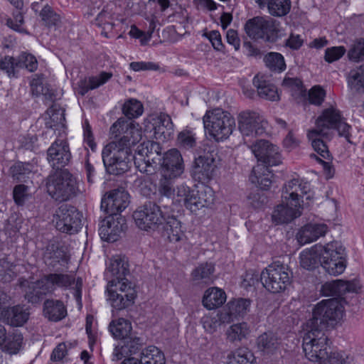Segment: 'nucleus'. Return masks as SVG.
Returning <instances> with one entry per match:
<instances>
[{"label": "nucleus", "mask_w": 364, "mask_h": 364, "mask_svg": "<svg viewBox=\"0 0 364 364\" xmlns=\"http://www.w3.org/2000/svg\"><path fill=\"white\" fill-rule=\"evenodd\" d=\"M219 320L216 315H205L201 318V323L206 332L213 333L220 326Z\"/></svg>", "instance_id": "680f3d73"}, {"label": "nucleus", "mask_w": 364, "mask_h": 364, "mask_svg": "<svg viewBox=\"0 0 364 364\" xmlns=\"http://www.w3.org/2000/svg\"><path fill=\"white\" fill-rule=\"evenodd\" d=\"M321 293L324 296H338L340 300L342 294L341 280L326 282L321 287Z\"/></svg>", "instance_id": "6e6d98bb"}, {"label": "nucleus", "mask_w": 364, "mask_h": 364, "mask_svg": "<svg viewBox=\"0 0 364 364\" xmlns=\"http://www.w3.org/2000/svg\"><path fill=\"white\" fill-rule=\"evenodd\" d=\"M151 126L154 135L156 139H167L173 132V124L171 119L166 114H160L151 118Z\"/></svg>", "instance_id": "cd10ccee"}, {"label": "nucleus", "mask_w": 364, "mask_h": 364, "mask_svg": "<svg viewBox=\"0 0 364 364\" xmlns=\"http://www.w3.org/2000/svg\"><path fill=\"white\" fill-rule=\"evenodd\" d=\"M292 273L287 265L275 262L261 273L260 279L269 291L277 294L285 291L291 284Z\"/></svg>", "instance_id": "6e6552de"}, {"label": "nucleus", "mask_w": 364, "mask_h": 364, "mask_svg": "<svg viewBox=\"0 0 364 364\" xmlns=\"http://www.w3.org/2000/svg\"><path fill=\"white\" fill-rule=\"evenodd\" d=\"M202 207H208L213 203L214 196L213 190L209 187H203L196 191Z\"/></svg>", "instance_id": "e2e57ef3"}, {"label": "nucleus", "mask_w": 364, "mask_h": 364, "mask_svg": "<svg viewBox=\"0 0 364 364\" xmlns=\"http://www.w3.org/2000/svg\"><path fill=\"white\" fill-rule=\"evenodd\" d=\"M64 109H57L55 105H53L48 109V112L50 114V121L46 122V127L53 128L54 127H63L65 121Z\"/></svg>", "instance_id": "864d4df0"}, {"label": "nucleus", "mask_w": 364, "mask_h": 364, "mask_svg": "<svg viewBox=\"0 0 364 364\" xmlns=\"http://www.w3.org/2000/svg\"><path fill=\"white\" fill-rule=\"evenodd\" d=\"M255 356L247 348H239L228 364H254Z\"/></svg>", "instance_id": "5fc2aeb1"}, {"label": "nucleus", "mask_w": 364, "mask_h": 364, "mask_svg": "<svg viewBox=\"0 0 364 364\" xmlns=\"http://www.w3.org/2000/svg\"><path fill=\"white\" fill-rule=\"evenodd\" d=\"M47 191L54 200L62 202L77 195L78 187L75 178L68 171H55L48 177Z\"/></svg>", "instance_id": "39448f33"}, {"label": "nucleus", "mask_w": 364, "mask_h": 364, "mask_svg": "<svg viewBox=\"0 0 364 364\" xmlns=\"http://www.w3.org/2000/svg\"><path fill=\"white\" fill-rule=\"evenodd\" d=\"M48 161L55 171L64 170L71 159L68 144L63 139L55 140L47 151Z\"/></svg>", "instance_id": "f3484780"}, {"label": "nucleus", "mask_w": 364, "mask_h": 364, "mask_svg": "<svg viewBox=\"0 0 364 364\" xmlns=\"http://www.w3.org/2000/svg\"><path fill=\"white\" fill-rule=\"evenodd\" d=\"M28 187L23 184H18L13 189V198L18 206H23L29 199Z\"/></svg>", "instance_id": "4d7b16f0"}, {"label": "nucleus", "mask_w": 364, "mask_h": 364, "mask_svg": "<svg viewBox=\"0 0 364 364\" xmlns=\"http://www.w3.org/2000/svg\"><path fill=\"white\" fill-rule=\"evenodd\" d=\"M321 267L330 275L342 274L346 268V254L345 248L337 241L324 245Z\"/></svg>", "instance_id": "9b49d317"}, {"label": "nucleus", "mask_w": 364, "mask_h": 364, "mask_svg": "<svg viewBox=\"0 0 364 364\" xmlns=\"http://www.w3.org/2000/svg\"><path fill=\"white\" fill-rule=\"evenodd\" d=\"M29 313L21 306H15L3 309L0 313V318L4 322L13 326H21L28 319Z\"/></svg>", "instance_id": "c85d7f7f"}, {"label": "nucleus", "mask_w": 364, "mask_h": 364, "mask_svg": "<svg viewBox=\"0 0 364 364\" xmlns=\"http://www.w3.org/2000/svg\"><path fill=\"white\" fill-rule=\"evenodd\" d=\"M112 137L119 147L129 149L142 139V132L138 124L119 119L110 127Z\"/></svg>", "instance_id": "f8f14e48"}, {"label": "nucleus", "mask_w": 364, "mask_h": 364, "mask_svg": "<svg viewBox=\"0 0 364 364\" xmlns=\"http://www.w3.org/2000/svg\"><path fill=\"white\" fill-rule=\"evenodd\" d=\"M129 202V194L127 192L114 190L102 198L101 209L109 214V215L120 217L119 213L127 207Z\"/></svg>", "instance_id": "6ab92c4d"}, {"label": "nucleus", "mask_w": 364, "mask_h": 364, "mask_svg": "<svg viewBox=\"0 0 364 364\" xmlns=\"http://www.w3.org/2000/svg\"><path fill=\"white\" fill-rule=\"evenodd\" d=\"M350 126L343 121L341 112L331 107L323 110L322 114L316 119V127L308 132V138L311 141L314 151L323 159L331 160V156L325 140H331V129H336L340 136L349 141Z\"/></svg>", "instance_id": "f03ea898"}, {"label": "nucleus", "mask_w": 364, "mask_h": 364, "mask_svg": "<svg viewBox=\"0 0 364 364\" xmlns=\"http://www.w3.org/2000/svg\"><path fill=\"white\" fill-rule=\"evenodd\" d=\"M178 141L181 147L189 149L196 146V139L190 131H183L178 136Z\"/></svg>", "instance_id": "338daca9"}, {"label": "nucleus", "mask_w": 364, "mask_h": 364, "mask_svg": "<svg viewBox=\"0 0 364 364\" xmlns=\"http://www.w3.org/2000/svg\"><path fill=\"white\" fill-rule=\"evenodd\" d=\"M282 85L288 89L294 97H299L306 95V89L304 87L303 82L298 77L286 76L283 80Z\"/></svg>", "instance_id": "de8ad7c7"}, {"label": "nucleus", "mask_w": 364, "mask_h": 364, "mask_svg": "<svg viewBox=\"0 0 364 364\" xmlns=\"http://www.w3.org/2000/svg\"><path fill=\"white\" fill-rule=\"evenodd\" d=\"M328 231L326 224H307L302 227L296 235L298 242L301 245H305L316 240L320 237L324 236Z\"/></svg>", "instance_id": "bb28decb"}, {"label": "nucleus", "mask_w": 364, "mask_h": 364, "mask_svg": "<svg viewBox=\"0 0 364 364\" xmlns=\"http://www.w3.org/2000/svg\"><path fill=\"white\" fill-rule=\"evenodd\" d=\"M257 346L264 353H272L279 346L278 338L272 332H264L257 338Z\"/></svg>", "instance_id": "a19ab883"}, {"label": "nucleus", "mask_w": 364, "mask_h": 364, "mask_svg": "<svg viewBox=\"0 0 364 364\" xmlns=\"http://www.w3.org/2000/svg\"><path fill=\"white\" fill-rule=\"evenodd\" d=\"M326 96L325 90L320 86L313 87L309 92V100L311 104L321 105Z\"/></svg>", "instance_id": "69168bd1"}, {"label": "nucleus", "mask_w": 364, "mask_h": 364, "mask_svg": "<svg viewBox=\"0 0 364 364\" xmlns=\"http://www.w3.org/2000/svg\"><path fill=\"white\" fill-rule=\"evenodd\" d=\"M173 178L164 177L160 179L159 184V194L161 198L159 199V203H161L163 198H166L169 202H171V198L174 193L173 185L172 179Z\"/></svg>", "instance_id": "8fccbe9b"}, {"label": "nucleus", "mask_w": 364, "mask_h": 364, "mask_svg": "<svg viewBox=\"0 0 364 364\" xmlns=\"http://www.w3.org/2000/svg\"><path fill=\"white\" fill-rule=\"evenodd\" d=\"M105 274L107 279H110L107 291L112 308L121 311L132 306L136 291L132 283L127 279L129 274L127 258L122 255L112 257Z\"/></svg>", "instance_id": "f257e3e1"}, {"label": "nucleus", "mask_w": 364, "mask_h": 364, "mask_svg": "<svg viewBox=\"0 0 364 364\" xmlns=\"http://www.w3.org/2000/svg\"><path fill=\"white\" fill-rule=\"evenodd\" d=\"M34 166L30 163L18 161L11 168V175L16 182H26L33 174Z\"/></svg>", "instance_id": "79ce46f5"}, {"label": "nucleus", "mask_w": 364, "mask_h": 364, "mask_svg": "<svg viewBox=\"0 0 364 364\" xmlns=\"http://www.w3.org/2000/svg\"><path fill=\"white\" fill-rule=\"evenodd\" d=\"M302 348L306 359L318 364H350V358L343 353L331 352L328 337L320 331L306 329Z\"/></svg>", "instance_id": "7ed1b4c3"}, {"label": "nucleus", "mask_w": 364, "mask_h": 364, "mask_svg": "<svg viewBox=\"0 0 364 364\" xmlns=\"http://www.w3.org/2000/svg\"><path fill=\"white\" fill-rule=\"evenodd\" d=\"M250 333L249 325L242 322L230 326L226 331L227 340L232 343L246 339Z\"/></svg>", "instance_id": "ea45409f"}, {"label": "nucleus", "mask_w": 364, "mask_h": 364, "mask_svg": "<svg viewBox=\"0 0 364 364\" xmlns=\"http://www.w3.org/2000/svg\"><path fill=\"white\" fill-rule=\"evenodd\" d=\"M238 128L243 136L245 144L250 142L248 138L262 134L265 131L267 122L259 113L255 111L245 110L237 117Z\"/></svg>", "instance_id": "ddd939ff"}, {"label": "nucleus", "mask_w": 364, "mask_h": 364, "mask_svg": "<svg viewBox=\"0 0 364 364\" xmlns=\"http://www.w3.org/2000/svg\"><path fill=\"white\" fill-rule=\"evenodd\" d=\"M324 246L316 245L310 249L303 250L300 253V265L305 269L314 270L321 266Z\"/></svg>", "instance_id": "a878e982"}, {"label": "nucleus", "mask_w": 364, "mask_h": 364, "mask_svg": "<svg viewBox=\"0 0 364 364\" xmlns=\"http://www.w3.org/2000/svg\"><path fill=\"white\" fill-rule=\"evenodd\" d=\"M161 172L164 177L176 178L184 170L183 161L180 151L176 149L168 151L161 157Z\"/></svg>", "instance_id": "412c9836"}, {"label": "nucleus", "mask_w": 364, "mask_h": 364, "mask_svg": "<svg viewBox=\"0 0 364 364\" xmlns=\"http://www.w3.org/2000/svg\"><path fill=\"white\" fill-rule=\"evenodd\" d=\"M267 68L274 71H282L286 68L284 58L279 53L271 52L267 53L264 58Z\"/></svg>", "instance_id": "09e8293b"}, {"label": "nucleus", "mask_w": 364, "mask_h": 364, "mask_svg": "<svg viewBox=\"0 0 364 364\" xmlns=\"http://www.w3.org/2000/svg\"><path fill=\"white\" fill-rule=\"evenodd\" d=\"M102 158L106 171L109 174L122 175L130 168L131 151L119 147L116 141H112L103 148Z\"/></svg>", "instance_id": "423d86ee"}, {"label": "nucleus", "mask_w": 364, "mask_h": 364, "mask_svg": "<svg viewBox=\"0 0 364 364\" xmlns=\"http://www.w3.org/2000/svg\"><path fill=\"white\" fill-rule=\"evenodd\" d=\"M42 21L47 26H55L60 21L59 16L54 12L50 6L46 5L40 13Z\"/></svg>", "instance_id": "052dcab7"}, {"label": "nucleus", "mask_w": 364, "mask_h": 364, "mask_svg": "<svg viewBox=\"0 0 364 364\" xmlns=\"http://www.w3.org/2000/svg\"><path fill=\"white\" fill-rule=\"evenodd\" d=\"M16 58L9 56H5L0 61V68L5 70L9 77L16 76Z\"/></svg>", "instance_id": "774afa93"}, {"label": "nucleus", "mask_w": 364, "mask_h": 364, "mask_svg": "<svg viewBox=\"0 0 364 364\" xmlns=\"http://www.w3.org/2000/svg\"><path fill=\"white\" fill-rule=\"evenodd\" d=\"M310 191V184L308 182L299 178H294L284 184L282 198H284L288 204L303 208L304 200L302 198L304 196H306V200L312 199L311 195L309 194Z\"/></svg>", "instance_id": "dca6fc26"}, {"label": "nucleus", "mask_w": 364, "mask_h": 364, "mask_svg": "<svg viewBox=\"0 0 364 364\" xmlns=\"http://www.w3.org/2000/svg\"><path fill=\"white\" fill-rule=\"evenodd\" d=\"M347 80L351 90L360 91L364 89V65L351 70L348 73Z\"/></svg>", "instance_id": "a18cd8bd"}, {"label": "nucleus", "mask_w": 364, "mask_h": 364, "mask_svg": "<svg viewBox=\"0 0 364 364\" xmlns=\"http://www.w3.org/2000/svg\"><path fill=\"white\" fill-rule=\"evenodd\" d=\"M226 301L225 292L218 287H211L205 291L203 305L211 310L221 306Z\"/></svg>", "instance_id": "2f4dec72"}, {"label": "nucleus", "mask_w": 364, "mask_h": 364, "mask_svg": "<svg viewBox=\"0 0 364 364\" xmlns=\"http://www.w3.org/2000/svg\"><path fill=\"white\" fill-rule=\"evenodd\" d=\"M43 313L50 321H58L66 315V309L60 300L47 299L43 304Z\"/></svg>", "instance_id": "c9c22d12"}, {"label": "nucleus", "mask_w": 364, "mask_h": 364, "mask_svg": "<svg viewBox=\"0 0 364 364\" xmlns=\"http://www.w3.org/2000/svg\"><path fill=\"white\" fill-rule=\"evenodd\" d=\"M31 90L33 95L38 97L43 95L46 99L54 100L55 95L52 89L45 83V77L43 74H35L32 75L30 81Z\"/></svg>", "instance_id": "473e14b6"}, {"label": "nucleus", "mask_w": 364, "mask_h": 364, "mask_svg": "<svg viewBox=\"0 0 364 364\" xmlns=\"http://www.w3.org/2000/svg\"><path fill=\"white\" fill-rule=\"evenodd\" d=\"M141 364H165L164 353L157 347L148 346L142 350L140 355Z\"/></svg>", "instance_id": "58836bf2"}, {"label": "nucleus", "mask_w": 364, "mask_h": 364, "mask_svg": "<svg viewBox=\"0 0 364 364\" xmlns=\"http://www.w3.org/2000/svg\"><path fill=\"white\" fill-rule=\"evenodd\" d=\"M122 112L129 119L137 117L143 113V105L139 101L131 99L124 104Z\"/></svg>", "instance_id": "603ef678"}, {"label": "nucleus", "mask_w": 364, "mask_h": 364, "mask_svg": "<svg viewBox=\"0 0 364 364\" xmlns=\"http://www.w3.org/2000/svg\"><path fill=\"white\" fill-rule=\"evenodd\" d=\"M250 146L260 164L274 166L282 163L278 148L269 141L259 140Z\"/></svg>", "instance_id": "a211bd4d"}, {"label": "nucleus", "mask_w": 364, "mask_h": 364, "mask_svg": "<svg viewBox=\"0 0 364 364\" xmlns=\"http://www.w3.org/2000/svg\"><path fill=\"white\" fill-rule=\"evenodd\" d=\"M343 46H334L328 48L325 51L324 59L328 63H333L339 60L346 53Z\"/></svg>", "instance_id": "0e129e2a"}, {"label": "nucleus", "mask_w": 364, "mask_h": 364, "mask_svg": "<svg viewBox=\"0 0 364 364\" xmlns=\"http://www.w3.org/2000/svg\"><path fill=\"white\" fill-rule=\"evenodd\" d=\"M204 127L216 141L227 139L235 126V119L228 112L215 109L203 117Z\"/></svg>", "instance_id": "1a4fd4ad"}, {"label": "nucleus", "mask_w": 364, "mask_h": 364, "mask_svg": "<svg viewBox=\"0 0 364 364\" xmlns=\"http://www.w3.org/2000/svg\"><path fill=\"white\" fill-rule=\"evenodd\" d=\"M19 285L23 289L26 299L32 304L38 303L44 295L50 292L43 277L35 282H30L21 279H19Z\"/></svg>", "instance_id": "5701e85b"}, {"label": "nucleus", "mask_w": 364, "mask_h": 364, "mask_svg": "<svg viewBox=\"0 0 364 364\" xmlns=\"http://www.w3.org/2000/svg\"><path fill=\"white\" fill-rule=\"evenodd\" d=\"M109 330L114 338L124 340L132 335V326L129 321L119 318L110 322Z\"/></svg>", "instance_id": "4c0bfd02"}, {"label": "nucleus", "mask_w": 364, "mask_h": 364, "mask_svg": "<svg viewBox=\"0 0 364 364\" xmlns=\"http://www.w3.org/2000/svg\"><path fill=\"white\" fill-rule=\"evenodd\" d=\"M279 23L269 18L256 16L247 21L245 25L246 34L252 39H262L274 43L279 37Z\"/></svg>", "instance_id": "9d476101"}, {"label": "nucleus", "mask_w": 364, "mask_h": 364, "mask_svg": "<svg viewBox=\"0 0 364 364\" xmlns=\"http://www.w3.org/2000/svg\"><path fill=\"white\" fill-rule=\"evenodd\" d=\"M259 6L267 5L269 12L274 16H284L291 9L290 0H255Z\"/></svg>", "instance_id": "e433bc0d"}, {"label": "nucleus", "mask_w": 364, "mask_h": 364, "mask_svg": "<svg viewBox=\"0 0 364 364\" xmlns=\"http://www.w3.org/2000/svg\"><path fill=\"white\" fill-rule=\"evenodd\" d=\"M215 267L212 263H202L196 267L192 273L193 280L197 284H210L215 279Z\"/></svg>", "instance_id": "72a5a7b5"}, {"label": "nucleus", "mask_w": 364, "mask_h": 364, "mask_svg": "<svg viewBox=\"0 0 364 364\" xmlns=\"http://www.w3.org/2000/svg\"><path fill=\"white\" fill-rule=\"evenodd\" d=\"M253 85L257 88V95L259 97L270 101L279 100L280 97L277 88L267 80L264 76L259 75L255 76Z\"/></svg>", "instance_id": "c756f323"}, {"label": "nucleus", "mask_w": 364, "mask_h": 364, "mask_svg": "<svg viewBox=\"0 0 364 364\" xmlns=\"http://www.w3.org/2000/svg\"><path fill=\"white\" fill-rule=\"evenodd\" d=\"M122 346H117L113 351V360H119L123 358L132 357L141 353L144 345L143 338L132 334L124 340Z\"/></svg>", "instance_id": "4be33fe9"}, {"label": "nucleus", "mask_w": 364, "mask_h": 364, "mask_svg": "<svg viewBox=\"0 0 364 364\" xmlns=\"http://www.w3.org/2000/svg\"><path fill=\"white\" fill-rule=\"evenodd\" d=\"M344 314L341 300L338 298L323 299L314 308L312 317L306 321L305 327L311 331H321L333 326Z\"/></svg>", "instance_id": "20e7f679"}, {"label": "nucleus", "mask_w": 364, "mask_h": 364, "mask_svg": "<svg viewBox=\"0 0 364 364\" xmlns=\"http://www.w3.org/2000/svg\"><path fill=\"white\" fill-rule=\"evenodd\" d=\"M348 55L350 60L359 61L364 58V38H358L352 44Z\"/></svg>", "instance_id": "bf43d9fd"}, {"label": "nucleus", "mask_w": 364, "mask_h": 364, "mask_svg": "<svg viewBox=\"0 0 364 364\" xmlns=\"http://www.w3.org/2000/svg\"><path fill=\"white\" fill-rule=\"evenodd\" d=\"M68 257L63 248H54V245L48 247L44 255V260L47 265L55 267L57 264L67 262Z\"/></svg>", "instance_id": "37998d69"}, {"label": "nucleus", "mask_w": 364, "mask_h": 364, "mask_svg": "<svg viewBox=\"0 0 364 364\" xmlns=\"http://www.w3.org/2000/svg\"><path fill=\"white\" fill-rule=\"evenodd\" d=\"M250 300L247 299H237L228 302V307L230 314H234L235 317L243 316L249 311Z\"/></svg>", "instance_id": "3c124183"}, {"label": "nucleus", "mask_w": 364, "mask_h": 364, "mask_svg": "<svg viewBox=\"0 0 364 364\" xmlns=\"http://www.w3.org/2000/svg\"><path fill=\"white\" fill-rule=\"evenodd\" d=\"M136 225L142 230H154L164 220L160 207L154 202L149 201L139 206L133 213Z\"/></svg>", "instance_id": "4468645a"}, {"label": "nucleus", "mask_w": 364, "mask_h": 364, "mask_svg": "<svg viewBox=\"0 0 364 364\" xmlns=\"http://www.w3.org/2000/svg\"><path fill=\"white\" fill-rule=\"evenodd\" d=\"M218 150L215 146L205 144L196 157L192 166L193 178L202 183H208L214 176L217 168Z\"/></svg>", "instance_id": "0eeeda50"}, {"label": "nucleus", "mask_w": 364, "mask_h": 364, "mask_svg": "<svg viewBox=\"0 0 364 364\" xmlns=\"http://www.w3.org/2000/svg\"><path fill=\"white\" fill-rule=\"evenodd\" d=\"M16 67L25 68L28 71L33 72L37 69L38 62L33 55L24 53L16 59Z\"/></svg>", "instance_id": "13d9d810"}, {"label": "nucleus", "mask_w": 364, "mask_h": 364, "mask_svg": "<svg viewBox=\"0 0 364 364\" xmlns=\"http://www.w3.org/2000/svg\"><path fill=\"white\" fill-rule=\"evenodd\" d=\"M135 151L139 156L141 157V159L146 166L161 164V147L157 142L149 141L143 142L137 146Z\"/></svg>", "instance_id": "b1692460"}, {"label": "nucleus", "mask_w": 364, "mask_h": 364, "mask_svg": "<svg viewBox=\"0 0 364 364\" xmlns=\"http://www.w3.org/2000/svg\"><path fill=\"white\" fill-rule=\"evenodd\" d=\"M55 227L62 232L74 234L82 227V215L68 204L61 205L55 212Z\"/></svg>", "instance_id": "2eb2a0df"}, {"label": "nucleus", "mask_w": 364, "mask_h": 364, "mask_svg": "<svg viewBox=\"0 0 364 364\" xmlns=\"http://www.w3.org/2000/svg\"><path fill=\"white\" fill-rule=\"evenodd\" d=\"M303 208L288 204L282 198V203L278 205L272 215L276 224L288 223L301 215Z\"/></svg>", "instance_id": "393cba45"}, {"label": "nucleus", "mask_w": 364, "mask_h": 364, "mask_svg": "<svg viewBox=\"0 0 364 364\" xmlns=\"http://www.w3.org/2000/svg\"><path fill=\"white\" fill-rule=\"evenodd\" d=\"M272 166L257 164L255 166L250 176V180L262 190H267L272 185L273 174L269 170Z\"/></svg>", "instance_id": "7c9ffc66"}, {"label": "nucleus", "mask_w": 364, "mask_h": 364, "mask_svg": "<svg viewBox=\"0 0 364 364\" xmlns=\"http://www.w3.org/2000/svg\"><path fill=\"white\" fill-rule=\"evenodd\" d=\"M16 265L8 257L0 258V281L9 282L16 277Z\"/></svg>", "instance_id": "49530a36"}, {"label": "nucleus", "mask_w": 364, "mask_h": 364, "mask_svg": "<svg viewBox=\"0 0 364 364\" xmlns=\"http://www.w3.org/2000/svg\"><path fill=\"white\" fill-rule=\"evenodd\" d=\"M43 278L50 292L56 287L68 288L75 283V277L66 274H49L43 276Z\"/></svg>", "instance_id": "f704fd0d"}, {"label": "nucleus", "mask_w": 364, "mask_h": 364, "mask_svg": "<svg viewBox=\"0 0 364 364\" xmlns=\"http://www.w3.org/2000/svg\"><path fill=\"white\" fill-rule=\"evenodd\" d=\"M164 235L171 242H177L184 236L181 222L176 218H168L164 226Z\"/></svg>", "instance_id": "c03bdc74"}, {"label": "nucleus", "mask_w": 364, "mask_h": 364, "mask_svg": "<svg viewBox=\"0 0 364 364\" xmlns=\"http://www.w3.org/2000/svg\"><path fill=\"white\" fill-rule=\"evenodd\" d=\"M126 229L127 224L124 218L108 215L100 223L99 235L102 240L113 242L117 240L118 237Z\"/></svg>", "instance_id": "aec40b11"}]
</instances>
